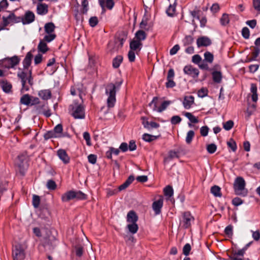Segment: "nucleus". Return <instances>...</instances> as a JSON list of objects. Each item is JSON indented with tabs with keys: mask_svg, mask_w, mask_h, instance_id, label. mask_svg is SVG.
Instances as JSON below:
<instances>
[{
	"mask_svg": "<svg viewBox=\"0 0 260 260\" xmlns=\"http://www.w3.org/2000/svg\"><path fill=\"white\" fill-rule=\"evenodd\" d=\"M122 81H117L115 83H109L106 87V94L108 96L107 100V106L108 108H112L114 106L116 102V92L119 90Z\"/></svg>",
	"mask_w": 260,
	"mask_h": 260,
	"instance_id": "f257e3e1",
	"label": "nucleus"
},
{
	"mask_svg": "<svg viewBox=\"0 0 260 260\" xmlns=\"http://www.w3.org/2000/svg\"><path fill=\"white\" fill-rule=\"evenodd\" d=\"M69 112L75 119H83L85 118L84 108L81 104L74 101L69 106Z\"/></svg>",
	"mask_w": 260,
	"mask_h": 260,
	"instance_id": "f03ea898",
	"label": "nucleus"
},
{
	"mask_svg": "<svg viewBox=\"0 0 260 260\" xmlns=\"http://www.w3.org/2000/svg\"><path fill=\"white\" fill-rule=\"evenodd\" d=\"M246 182L241 177H237L234 184V191L237 195L246 197L248 193V190L245 188Z\"/></svg>",
	"mask_w": 260,
	"mask_h": 260,
	"instance_id": "7ed1b4c3",
	"label": "nucleus"
},
{
	"mask_svg": "<svg viewBox=\"0 0 260 260\" xmlns=\"http://www.w3.org/2000/svg\"><path fill=\"white\" fill-rule=\"evenodd\" d=\"M18 76L21 79L22 83V92L26 91L29 89V86L26 84L27 82L30 86L33 84V78L31 76V71L28 72L22 71L18 74Z\"/></svg>",
	"mask_w": 260,
	"mask_h": 260,
	"instance_id": "20e7f679",
	"label": "nucleus"
},
{
	"mask_svg": "<svg viewBox=\"0 0 260 260\" xmlns=\"http://www.w3.org/2000/svg\"><path fill=\"white\" fill-rule=\"evenodd\" d=\"M85 197V194L80 191L70 190L62 195L61 200L63 202H67L74 199L79 200L84 199Z\"/></svg>",
	"mask_w": 260,
	"mask_h": 260,
	"instance_id": "39448f33",
	"label": "nucleus"
},
{
	"mask_svg": "<svg viewBox=\"0 0 260 260\" xmlns=\"http://www.w3.org/2000/svg\"><path fill=\"white\" fill-rule=\"evenodd\" d=\"M3 21L2 24L3 27L0 30L4 29L5 27L10 24L17 23L21 22L20 17L16 16L14 13L10 14L8 17H3Z\"/></svg>",
	"mask_w": 260,
	"mask_h": 260,
	"instance_id": "423d86ee",
	"label": "nucleus"
},
{
	"mask_svg": "<svg viewBox=\"0 0 260 260\" xmlns=\"http://www.w3.org/2000/svg\"><path fill=\"white\" fill-rule=\"evenodd\" d=\"M25 256L24 249L20 244L15 245L13 250L14 260H24Z\"/></svg>",
	"mask_w": 260,
	"mask_h": 260,
	"instance_id": "0eeeda50",
	"label": "nucleus"
},
{
	"mask_svg": "<svg viewBox=\"0 0 260 260\" xmlns=\"http://www.w3.org/2000/svg\"><path fill=\"white\" fill-rule=\"evenodd\" d=\"M194 218L189 212H185L182 214V219L180 220V224L185 229L190 226L193 221Z\"/></svg>",
	"mask_w": 260,
	"mask_h": 260,
	"instance_id": "6e6552de",
	"label": "nucleus"
},
{
	"mask_svg": "<svg viewBox=\"0 0 260 260\" xmlns=\"http://www.w3.org/2000/svg\"><path fill=\"white\" fill-rule=\"evenodd\" d=\"M158 98L157 97H154L152 101L149 103V106L151 107L153 105V110H157L158 112H161L164 111L167 107L171 103V101H166L162 103L160 106L157 108V101Z\"/></svg>",
	"mask_w": 260,
	"mask_h": 260,
	"instance_id": "1a4fd4ad",
	"label": "nucleus"
},
{
	"mask_svg": "<svg viewBox=\"0 0 260 260\" xmlns=\"http://www.w3.org/2000/svg\"><path fill=\"white\" fill-rule=\"evenodd\" d=\"M21 19V22L23 24H28L35 21V14L30 11H27L22 17H20Z\"/></svg>",
	"mask_w": 260,
	"mask_h": 260,
	"instance_id": "9d476101",
	"label": "nucleus"
},
{
	"mask_svg": "<svg viewBox=\"0 0 260 260\" xmlns=\"http://www.w3.org/2000/svg\"><path fill=\"white\" fill-rule=\"evenodd\" d=\"M174 76L175 73L174 70L173 69H169L167 74V81L166 83V87L167 88H173L176 86V83L173 80Z\"/></svg>",
	"mask_w": 260,
	"mask_h": 260,
	"instance_id": "9b49d317",
	"label": "nucleus"
},
{
	"mask_svg": "<svg viewBox=\"0 0 260 260\" xmlns=\"http://www.w3.org/2000/svg\"><path fill=\"white\" fill-rule=\"evenodd\" d=\"M184 73L193 78H197L199 74L198 69L193 67L191 65H188L184 67L183 69Z\"/></svg>",
	"mask_w": 260,
	"mask_h": 260,
	"instance_id": "f8f14e48",
	"label": "nucleus"
},
{
	"mask_svg": "<svg viewBox=\"0 0 260 260\" xmlns=\"http://www.w3.org/2000/svg\"><path fill=\"white\" fill-rule=\"evenodd\" d=\"M15 165L20 170L24 169L27 167V157L25 155H19L15 160Z\"/></svg>",
	"mask_w": 260,
	"mask_h": 260,
	"instance_id": "ddd939ff",
	"label": "nucleus"
},
{
	"mask_svg": "<svg viewBox=\"0 0 260 260\" xmlns=\"http://www.w3.org/2000/svg\"><path fill=\"white\" fill-rule=\"evenodd\" d=\"M19 62V59L17 56H13L10 58H7L4 60L3 63L7 68H13Z\"/></svg>",
	"mask_w": 260,
	"mask_h": 260,
	"instance_id": "4468645a",
	"label": "nucleus"
},
{
	"mask_svg": "<svg viewBox=\"0 0 260 260\" xmlns=\"http://www.w3.org/2000/svg\"><path fill=\"white\" fill-rule=\"evenodd\" d=\"M37 13L40 15H45L48 12V5L45 3H39L37 6Z\"/></svg>",
	"mask_w": 260,
	"mask_h": 260,
	"instance_id": "2eb2a0df",
	"label": "nucleus"
},
{
	"mask_svg": "<svg viewBox=\"0 0 260 260\" xmlns=\"http://www.w3.org/2000/svg\"><path fill=\"white\" fill-rule=\"evenodd\" d=\"M142 124L144 127L148 130L152 128H156L159 127V124L156 122L153 121H148L147 118L145 117H142Z\"/></svg>",
	"mask_w": 260,
	"mask_h": 260,
	"instance_id": "dca6fc26",
	"label": "nucleus"
},
{
	"mask_svg": "<svg viewBox=\"0 0 260 260\" xmlns=\"http://www.w3.org/2000/svg\"><path fill=\"white\" fill-rule=\"evenodd\" d=\"M163 206V199L160 198L157 201H154L152 204V208L155 214L157 215L161 212V209Z\"/></svg>",
	"mask_w": 260,
	"mask_h": 260,
	"instance_id": "f3484780",
	"label": "nucleus"
},
{
	"mask_svg": "<svg viewBox=\"0 0 260 260\" xmlns=\"http://www.w3.org/2000/svg\"><path fill=\"white\" fill-rule=\"evenodd\" d=\"M57 155L64 164H67L69 163L70 158L64 150H58L57 151Z\"/></svg>",
	"mask_w": 260,
	"mask_h": 260,
	"instance_id": "a211bd4d",
	"label": "nucleus"
},
{
	"mask_svg": "<svg viewBox=\"0 0 260 260\" xmlns=\"http://www.w3.org/2000/svg\"><path fill=\"white\" fill-rule=\"evenodd\" d=\"M197 44L198 47L208 46L211 44V42L208 38L202 37L197 39Z\"/></svg>",
	"mask_w": 260,
	"mask_h": 260,
	"instance_id": "6ab92c4d",
	"label": "nucleus"
},
{
	"mask_svg": "<svg viewBox=\"0 0 260 260\" xmlns=\"http://www.w3.org/2000/svg\"><path fill=\"white\" fill-rule=\"evenodd\" d=\"M138 220V217L134 211L128 212L126 217V221L129 223H136Z\"/></svg>",
	"mask_w": 260,
	"mask_h": 260,
	"instance_id": "aec40b11",
	"label": "nucleus"
},
{
	"mask_svg": "<svg viewBox=\"0 0 260 260\" xmlns=\"http://www.w3.org/2000/svg\"><path fill=\"white\" fill-rule=\"evenodd\" d=\"M194 103V98L192 95L185 96L183 105L185 109H189Z\"/></svg>",
	"mask_w": 260,
	"mask_h": 260,
	"instance_id": "412c9836",
	"label": "nucleus"
},
{
	"mask_svg": "<svg viewBox=\"0 0 260 260\" xmlns=\"http://www.w3.org/2000/svg\"><path fill=\"white\" fill-rule=\"evenodd\" d=\"M99 3L103 9L106 7L111 10L113 8L114 5L113 0H99Z\"/></svg>",
	"mask_w": 260,
	"mask_h": 260,
	"instance_id": "4be33fe9",
	"label": "nucleus"
},
{
	"mask_svg": "<svg viewBox=\"0 0 260 260\" xmlns=\"http://www.w3.org/2000/svg\"><path fill=\"white\" fill-rule=\"evenodd\" d=\"M32 58V54H31V53L30 52H28L26 54V55L23 61V64L24 68L25 69H28V67H29V66L30 65L31 62Z\"/></svg>",
	"mask_w": 260,
	"mask_h": 260,
	"instance_id": "5701e85b",
	"label": "nucleus"
},
{
	"mask_svg": "<svg viewBox=\"0 0 260 260\" xmlns=\"http://www.w3.org/2000/svg\"><path fill=\"white\" fill-rule=\"evenodd\" d=\"M38 94L43 100H47L51 98V92L49 89H44L40 91Z\"/></svg>",
	"mask_w": 260,
	"mask_h": 260,
	"instance_id": "b1692460",
	"label": "nucleus"
},
{
	"mask_svg": "<svg viewBox=\"0 0 260 260\" xmlns=\"http://www.w3.org/2000/svg\"><path fill=\"white\" fill-rule=\"evenodd\" d=\"M1 87L3 90L6 93H9L11 91L12 85L7 80H2L1 82Z\"/></svg>",
	"mask_w": 260,
	"mask_h": 260,
	"instance_id": "393cba45",
	"label": "nucleus"
},
{
	"mask_svg": "<svg viewBox=\"0 0 260 260\" xmlns=\"http://www.w3.org/2000/svg\"><path fill=\"white\" fill-rule=\"evenodd\" d=\"M134 179L135 178L133 176H130L122 184L119 186V190L121 191L126 188L133 182Z\"/></svg>",
	"mask_w": 260,
	"mask_h": 260,
	"instance_id": "a878e982",
	"label": "nucleus"
},
{
	"mask_svg": "<svg viewBox=\"0 0 260 260\" xmlns=\"http://www.w3.org/2000/svg\"><path fill=\"white\" fill-rule=\"evenodd\" d=\"M147 34L144 30H139L135 34V39L141 42V41L145 40Z\"/></svg>",
	"mask_w": 260,
	"mask_h": 260,
	"instance_id": "bb28decb",
	"label": "nucleus"
},
{
	"mask_svg": "<svg viewBox=\"0 0 260 260\" xmlns=\"http://www.w3.org/2000/svg\"><path fill=\"white\" fill-rule=\"evenodd\" d=\"M142 45L141 42L139 41L136 40V39L132 41L129 44V47L131 50L133 51H137V50H140V46Z\"/></svg>",
	"mask_w": 260,
	"mask_h": 260,
	"instance_id": "cd10ccee",
	"label": "nucleus"
},
{
	"mask_svg": "<svg viewBox=\"0 0 260 260\" xmlns=\"http://www.w3.org/2000/svg\"><path fill=\"white\" fill-rule=\"evenodd\" d=\"M213 80L217 83H220L222 79V74L219 71H214L212 73Z\"/></svg>",
	"mask_w": 260,
	"mask_h": 260,
	"instance_id": "c85d7f7f",
	"label": "nucleus"
},
{
	"mask_svg": "<svg viewBox=\"0 0 260 260\" xmlns=\"http://www.w3.org/2000/svg\"><path fill=\"white\" fill-rule=\"evenodd\" d=\"M55 25L52 22H49L45 24L44 26L45 31L47 34H53L55 29Z\"/></svg>",
	"mask_w": 260,
	"mask_h": 260,
	"instance_id": "c756f323",
	"label": "nucleus"
},
{
	"mask_svg": "<svg viewBox=\"0 0 260 260\" xmlns=\"http://www.w3.org/2000/svg\"><path fill=\"white\" fill-rule=\"evenodd\" d=\"M128 231L132 234H136L139 229L138 225L137 223H129L126 226Z\"/></svg>",
	"mask_w": 260,
	"mask_h": 260,
	"instance_id": "7c9ffc66",
	"label": "nucleus"
},
{
	"mask_svg": "<svg viewBox=\"0 0 260 260\" xmlns=\"http://www.w3.org/2000/svg\"><path fill=\"white\" fill-rule=\"evenodd\" d=\"M38 50L40 52H41L43 53H45L48 50V48L47 47V44L46 42L43 40H41L38 46Z\"/></svg>",
	"mask_w": 260,
	"mask_h": 260,
	"instance_id": "2f4dec72",
	"label": "nucleus"
},
{
	"mask_svg": "<svg viewBox=\"0 0 260 260\" xmlns=\"http://www.w3.org/2000/svg\"><path fill=\"white\" fill-rule=\"evenodd\" d=\"M211 192L215 197H221L222 196V193L221 192V188L219 186L216 185H214L211 187Z\"/></svg>",
	"mask_w": 260,
	"mask_h": 260,
	"instance_id": "473e14b6",
	"label": "nucleus"
},
{
	"mask_svg": "<svg viewBox=\"0 0 260 260\" xmlns=\"http://www.w3.org/2000/svg\"><path fill=\"white\" fill-rule=\"evenodd\" d=\"M123 60V57L121 55H118L115 57L113 60L112 66L114 68H118Z\"/></svg>",
	"mask_w": 260,
	"mask_h": 260,
	"instance_id": "72a5a7b5",
	"label": "nucleus"
},
{
	"mask_svg": "<svg viewBox=\"0 0 260 260\" xmlns=\"http://www.w3.org/2000/svg\"><path fill=\"white\" fill-rule=\"evenodd\" d=\"M159 136L151 135L148 134H144L143 135L142 138L146 142H150L156 140Z\"/></svg>",
	"mask_w": 260,
	"mask_h": 260,
	"instance_id": "f704fd0d",
	"label": "nucleus"
},
{
	"mask_svg": "<svg viewBox=\"0 0 260 260\" xmlns=\"http://www.w3.org/2000/svg\"><path fill=\"white\" fill-rule=\"evenodd\" d=\"M220 22L222 25L225 26L227 25L230 22L229 14L226 13L223 14L221 18L220 19Z\"/></svg>",
	"mask_w": 260,
	"mask_h": 260,
	"instance_id": "c9c22d12",
	"label": "nucleus"
},
{
	"mask_svg": "<svg viewBox=\"0 0 260 260\" xmlns=\"http://www.w3.org/2000/svg\"><path fill=\"white\" fill-rule=\"evenodd\" d=\"M184 115L189 121L193 123H197L199 122L198 118L193 115L191 113L185 112Z\"/></svg>",
	"mask_w": 260,
	"mask_h": 260,
	"instance_id": "e433bc0d",
	"label": "nucleus"
},
{
	"mask_svg": "<svg viewBox=\"0 0 260 260\" xmlns=\"http://www.w3.org/2000/svg\"><path fill=\"white\" fill-rule=\"evenodd\" d=\"M165 196L170 198L173 195V189L172 186L168 185L164 189Z\"/></svg>",
	"mask_w": 260,
	"mask_h": 260,
	"instance_id": "4c0bfd02",
	"label": "nucleus"
},
{
	"mask_svg": "<svg viewBox=\"0 0 260 260\" xmlns=\"http://www.w3.org/2000/svg\"><path fill=\"white\" fill-rule=\"evenodd\" d=\"M20 103L22 104L28 105L31 103V99L28 94L23 95L20 99Z\"/></svg>",
	"mask_w": 260,
	"mask_h": 260,
	"instance_id": "58836bf2",
	"label": "nucleus"
},
{
	"mask_svg": "<svg viewBox=\"0 0 260 260\" xmlns=\"http://www.w3.org/2000/svg\"><path fill=\"white\" fill-rule=\"evenodd\" d=\"M204 60L210 63H211L213 61V59H214V56H213V55L209 52H205L204 53Z\"/></svg>",
	"mask_w": 260,
	"mask_h": 260,
	"instance_id": "ea45409f",
	"label": "nucleus"
},
{
	"mask_svg": "<svg viewBox=\"0 0 260 260\" xmlns=\"http://www.w3.org/2000/svg\"><path fill=\"white\" fill-rule=\"evenodd\" d=\"M175 157H176V158L178 157V155L177 152L175 151L171 150L169 152L168 156L165 158L164 161L165 162H167L168 161H169L170 159H172Z\"/></svg>",
	"mask_w": 260,
	"mask_h": 260,
	"instance_id": "a19ab883",
	"label": "nucleus"
},
{
	"mask_svg": "<svg viewBox=\"0 0 260 260\" xmlns=\"http://www.w3.org/2000/svg\"><path fill=\"white\" fill-rule=\"evenodd\" d=\"M233 227L232 225H229L224 229V233L229 238H232L233 235Z\"/></svg>",
	"mask_w": 260,
	"mask_h": 260,
	"instance_id": "79ce46f5",
	"label": "nucleus"
},
{
	"mask_svg": "<svg viewBox=\"0 0 260 260\" xmlns=\"http://www.w3.org/2000/svg\"><path fill=\"white\" fill-rule=\"evenodd\" d=\"M227 145L229 148H230L233 151L235 152L237 150V145L235 141L233 139H231L227 142Z\"/></svg>",
	"mask_w": 260,
	"mask_h": 260,
	"instance_id": "37998d69",
	"label": "nucleus"
},
{
	"mask_svg": "<svg viewBox=\"0 0 260 260\" xmlns=\"http://www.w3.org/2000/svg\"><path fill=\"white\" fill-rule=\"evenodd\" d=\"M48 35H45L44 37L43 41L46 42H50L53 41L56 37L55 34H47Z\"/></svg>",
	"mask_w": 260,
	"mask_h": 260,
	"instance_id": "c03bdc74",
	"label": "nucleus"
},
{
	"mask_svg": "<svg viewBox=\"0 0 260 260\" xmlns=\"http://www.w3.org/2000/svg\"><path fill=\"white\" fill-rule=\"evenodd\" d=\"M71 93L73 95L79 94L80 99L82 100V94L81 93V90L79 89L76 88L75 87H72L71 88ZM82 102H83V100H82Z\"/></svg>",
	"mask_w": 260,
	"mask_h": 260,
	"instance_id": "a18cd8bd",
	"label": "nucleus"
},
{
	"mask_svg": "<svg viewBox=\"0 0 260 260\" xmlns=\"http://www.w3.org/2000/svg\"><path fill=\"white\" fill-rule=\"evenodd\" d=\"M176 11V7L174 5H170L167 10V14L170 16H173Z\"/></svg>",
	"mask_w": 260,
	"mask_h": 260,
	"instance_id": "49530a36",
	"label": "nucleus"
},
{
	"mask_svg": "<svg viewBox=\"0 0 260 260\" xmlns=\"http://www.w3.org/2000/svg\"><path fill=\"white\" fill-rule=\"evenodd\" d=\"M194 136V133L193 131L191 130V131H189V132H188V133L187 134L186 137V139H185L186 142L187 144H190L191 143V142L192 141V140Z\"/></svg>",
	"mask_w": 260,
	"mask_h": 260,
	"instance_id": "de8ad7c7",
	"label": "nucleus"
},
{
	"mask_svg": "<svg viewBox=\"0 0 260 260\" xmlns=\"http://www.w3.org/2000/svg\"><path fill=\"white\" fill-rule=\"evenodd\" d=\"M40 203V198L37 195H34L32 197V205L35 208L39 207Z\"/></svg>",
	"mask_w": 260,
	"mask_h": 260,
	"instance_id": "09e8293b",
	"label": "nucleus"
},
{
	"mask_svg": "<svg viewBox=\"0 0 260 260\" xmlns=\"http://www.w3.org/2000/svg\"><path fill=\"white\" fill-rule=\"evenodd\" d=\"M217 149V146L214 144H210L207 145V150L208 153L210 154H212L214 153Z\"/></svg>",
	"mask_w": 260,
	"mask_h": 260,
	"instance_id": "8fccbe9b",
	"label": "nucleus"
},
{
	"mask_svg": "<svg viewBox=\"0 0 260 260\" xmlns=\"http://www.w3.org/2000/svg\"><path fill=\"white\" fill-rule=\"evenodd\" d=\"M233 126L234 122L232 120H229L223 123V127L226 131H229L232 129Z\"/></svg>",
	"mask_w": 260,
	"mask_h": 260,
	"instance_id": "3c124183",
	"label": "nucleus"
},
{
	"mask_svg": "<svg viewBox=\"0 0 260 260\" xmlns=\"http://www.w3.org/2000/svg\"><path fill=\"white\" fill-rule=\"evenodd\" d=\"M208 90L206 88L200 89L198 92V95L200 98L205 97L208 95Z\"/></svg>",
	"mask_w": 260,
	"mask_h": 260,
	"instance_id": "603ef678",
	"label": "nucleus"
},
{
	"mask_svg": "<svg viewBox=\"0 0 260 260\" xmlns=\"http://www.w3.org/2000/svg\"><path fill=\"white\" fill-rule=\"evenodd\" d=\"M47 187L49 189L54 190L56 188V183L52 180H49L47 181Z\"/></svg>",
	"mask_w": 260,
	"mask_h": 260,
	"instance_id": "864d4df0",
	"label": "nucleus"
},
{
	"mask_svg": "<svg viewBox=\"0 0 260 260\" xmlns=\"http://www.w3.org/2000/svg\"><path fill=\"white\" fill-rule=\"evenodd\" d=\"M191 250V246L189 243L186 244L183 248V253L185 256L189 255V252Z\"/></svg>",
	"mask_w": 260,
	"mask_h": 260,
	"instance_id": "5fc2aeb1",
	"label": "nucleus"
},
{
	"mask_svg": "<svg viewBox=\"0 0 260 260\" xmlns=\"http://www.w3.org/2000/svg\"><path fill=\"white\" fill-rule=\"evenodd\" d=\"M181 118L177 115L173 116L171 119V122L172 124H177L181 121Z\"/></svg>",
	"mask_w": 260,
	"mask_h": 260,
	"instance_id": "6e6d98bb",
	"label": "nucleus"
},
{
	"mask_svg": "<svg viewBox=\"0 0 260 260\" xmlns=\"http://www.w3.org/2000/svg\"><path fill=\"white\" fill-rule=\"evenodd\" d=\"M53 132H55V134L58 136V135H60L62 132V126L61 124H57L53 129Z\"/></svg>",
	"mask_w": 260,
	"mask_h": 260,
	"instance_id": "4d7b16f0",
	"label": "nucleus"
},
{
	"mask_svg": "<svg viewBox=\"0 0 260 260\" xmlns=\"http://www.w3.org/2000/svg\"><path fill=\"white\" fill-rule=\"evenodd\" d=\"M242 35L244 38L248 39L250 36V31L249 29L245 27L242 30Z\"/></svg>",
	"mask_w": 260,
	"mask_h": 260,
	"instance_id": "13d9d810",
	"label": "nucleus"
},
{
	"mask_svg": "<svg viewBox=\"0 0 260 260\" xmlns=\"http://www.w3.org/2000/svg\"><path fill=\"white\" fill-rule=\"evenodd\" d=\"M89 23L91 27H94L98 24V19L96 17H92L89 19Z\"/></svg>",
	"mask_w": 260,
	"mask_h": 260,
	"instance_id": "bf43d9fd",
	"label": "nucleus"
},
{
	"mask_svg": "<svg viewBox=\"0 0 260 260\" xmlns=\"http://www.w3.org/2000/svg\"><path fill=\"white\" fill-rule=\"evenodd\" d=\"M243 203V200L238 197L235 198L232 200V204L235 206H238Z\"/></svg>",
	"mask_w": 260,
	"mask_h": 260,
	"instance_id": "052dcab7",
	"label": "nucleus"
},
{
	"mask_svg": "<svg viewBox=\"0 0 260 260\" xmlns=\"http://www.w3.org/2000/svg\"><path fill=\"white\" fill-rule=\"evenodd\" d=\"M57 136L55 134V132L53 131L47 132L44 135V138L45 139H49L51 138L57 137Z\"/></svg>",
	"mask_w": 260,
	"mask_h": 260,
	"instance_id": "680f3d73",
	"label": "nucleus"
},
{
	"mask_svg": "<svg viewBox=\"0 0 260 260\" xmlns=\"http://www.w3.org/2000/svg\"><path fill=\"white\" fill-rule=\"evenodd\" d=\"M202 60V57L198 54H196L192 57V62L199 64Z\"/></svg>",
	"mask_w": 260,
	"mask_h": 260,
	"instance_id": "e2e57ef3",
	"label": "nucleus"
},
{
	"mask_svg": "<svg viewBox=\"0 0 260 260\" xmlns=\"http://www.w3.org/2000/svg\"><path fill=\"white\" fill-rule=\"evenodd\" d=\"M83 138L86 142V144L88 146L91 145L90 136L88 132H85L83 133Z\"/></svg>",
	"mask_w": 260,
	"mask_h": 260,
	"instance_id": "0e129e2a",
	"label": "nucleus"
},
{
	"mask_svg": "<svg viewBox=\"0 0 260 260\" xmlns=\"http://www.w3.org/2000/svg\"><path fill=\"white\" fill-rule=\"evenodd\" d=\"M209 131V128L207 126H202L200 129V133L201 135L205 137L208 135Z\"/></svg>",
	"mask_w": 260,
	"mask_h": 260,
	"instance_id": "69168bd1",
	"label": "nucleus"
},
{
	"mask_svg": "<svg viewBox=\"0 0 260 260\" xmlns=\"http://www.w3.org/2000/svg\"><path fill=\"white\" fill-rule=\"evenodd\" d=\"M219 10L220 7L217 3L213 4L210 8L211 11L213 13L218 12Z\"/></svg>",
	"mask_w": 260,
	"mask_h": 260,
	"instance_id": "338daca9",
	"label": "nucleus"
},
{
	"mask_svg": "<svg viewBox=\"0 0 260 260\" xmlns=\"http://www.w3.org/2000/svg\"><path fill=\"white\" fill-rule=\"evenodd\" d=\"M253 6L255 10L260 11V0H253Z\"/></svg>",
	"mask_w": 260,
	"mask_h": 260,
	"instance_id": "774afa93",
	"label": "nucleus"
}]
</instances>
